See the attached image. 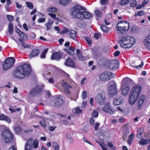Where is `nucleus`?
Listing matches in <instances>:
<instances>
[{"label": "nucleus", "instance_id": "obj_1", "mask_svg": "<svg viewBox=\"0 0 150 150\" xmlns=\"http://www.w3.org/2000/svg\"><path fill=\"white\" fill-rule=\"evenodd\" d=\"M31 70L30 67L28 64L18 67L13 72V75L16 78L22 79L26 76H29L30 74Z\"/></svg>", "mask_w": 150, "mask_h": 150}, {"label": "nucleus", "instance_id": "obj_2", "mask_svg": "<svg viewBox=\"0 0 150 150\" xmlns=\"http://www.w3.org/2000/svg\"><path fill=\"white\" fill-rule=\"evenodd\" d=\"M135 42L136 40L134 38L128 36L123 37L119 42L121 46L125 48L130 47Z\"/></svg>", "mask_w": 150, "mask_h": 150}, {"label": "nucleus", "instance_id": "obj_3", "mask_svg": "<svg viewBox=\"0 0 150 150\" xmlns=\"http://www.w3.org/2000/svg\"><path fill=\"white\" fill-rule=\"evenodd\" d=\"M133 81L131 79L126 77L122 80L121 82V90L122 95L127 96L130 89V85L133 83Z\"/></svg>", "mask_w": 150, "mask_h": 150}, {"label": "nucleus", "instance_id": "obj_4", "mask_svg": "<svg viewBox=\"0 0 150 150\" xmlns=\"http://www.w3.org/2000/svg\"><path fill=\"white\" fill-rule=\"evenodd\" d=\"M129 29V23L126 21H122L119 22L115 28L117 33L124 34L127 32Z\"/></svg>", "mask_w": 150, "mask_h": 150}, {"label": "nucleus", "instance_id": "obj_5", "mask_svg": "<svg viewBox=\"0 0 150 150\" xmlns=\"http://www.w3.org/2000/svg\"><path fill=\"white\" fill-rule=\"evenodd\" d=\"M85 8L79 6H74L72 10V14L74 17L83 19Z\"/></svg>", "mask_w": 150, "mask_h": 150}, {"label": "nucleus", "instance_id": "obj_6", "mask_svg": "<svg viewBox=\"0 0 150 150\" xmlns=\"http://www.w3.org/2000/svg\"><path fill=\"white\" fill-rule=\"evenodd\" d=\"M39 142L35 139L33 140V138H30L27 141L25 147V150H31L32 148L37 149L38 147Z\"/></svg>", "mask_w": 150, "mask_h": 150}, {"label": "nucleus", "instance_id": "obj_7", "mask_svg": "<svg viewBox=\"0 0 150 150\" xmlns=\"http://www.w3.org/2000/svg\"><path fill=\"white\" fill-rule=\"evenodd\" d=\"M1 138L5 142L9 143L13 140L14 136L10 130L5 129L2 132Z\"/></svg>", "mask_w": 150, "mask_h": 150}, {"label": "nucleus", "instance_id": "obj_8", "mask_svg": "<svg viewBox=\"0 0 150 150\" xmlns=\"http://www.w3.org/2000/svg\"><path fill=\"white\" fill-rule=\"evenodd\" d=\"M115 74L110 72L106 71L99 75V78L101 81H108L115 76Z\"/></svg>", "mask_w": 150, "mask_h": 150}, {"label": "nucleus", "instance_id": "obj_9", "mask_svg": "<svg viewBox=\"0 0 150 150\" xmlns=\"http://www.w3.org/2000/svg\"><path fill=\"white\" fill-rule=\"evenodd\" d=\"M15 59L13 57H10L6 59L3 64V69L7 70L11 68L13 64Z\"/></svg>", "mask_w": 150, "mask_h": 150}, {"label": "nucleus", "instance_id": "obj_10", "mask_svg": "<svg viewBox=\"0 0 150 150\" xmlns=\"http://www.w3.org/2000/svg\"><path fill=\"white\" fill-rule=\"evenodd\" d=\"M42 91L41 87L36 86V87L31 89L30 91V94L33 96H36L38 94H41Z\"/></svg>", "mask_w": 150, "mask_h": 150}, {"label": "nucleus", "instance_id": "obj_11", "mask_svg": "<svg viewBox=\"0 0 150 150\" xmlns=\"http://www.w3.org/2000/svg\"><path fill=\"white\" fill-rule=\"evenodd\" d=\"M54 106L56 107H58L62 105L64 102V100L63 97L59 95L54 99Z\"/></svg>", "mask_w": 150, "mask_h": 150}, {"label": "nucleus", "instance_id": "obj_12", "mask_svg": "<svg viewBox=\"0 0 150 150\" xmlns=\"http://www.w3.org/2000/svg\"><path fill=\"white\" fill-rule=\"evenodd\" d=\"M105 99V96L103 93H99L96 97V100L97 102L101 104H103Z\"/></svg>", "mask_w": 150, "mask_h": 150}, {"label": "nucleus", "instance_id": "obj_13", "mask_svg": "<svg viewBox=\"0 0 150 150\" xmlns=\"http://www.w3.org/2000/svg\"><path fill=\"white\" fill-rule=\"evenodd\" d=\"M103 110L106 112L112 114L115 112V110L112 108L109 103L105 104L103 108Z\"/></svg>", "mask_w": 150, "mask_h": 150}, {"label": "nucleus", "instance_id": "obj_14", "mask_svg": "<svg viewBox=\"0 0 150 150\" xmlns=\"http://www.w3.org/2000/svg\"><path fill=\"white\" fill-rule=\"evenodd\" d=\"M145 98V96L144 95H142L140 97L136 104V108L137 110H139L140 109Z\"/></svg>", "mask_w": 150, "mask_h": 150}, {"label": "nucleus", "instance_id": "obj_15", "mask_svg": "<svg viewBox=\"0 0 150 150\" xmlns=\"http://www.w3.org/2000/svg\"><path fill=\"white\" fill-rule=\"evenodd\" d=\"M145 98V96L144 95H142L140 97L136 104V108L137 110H139L140 109Z\"/></svg>", "mask_w": 150, "mask_h": 150}, {"label": "nucleus", "instance_id": "obj_16", "mask_svg": "<svg viewBox=\"0 0 150 150\" xmlns=\"http://www.w3.org/2000/svg\"><path fill=\"white\" fill-rule=\"evenodd\" d=\"M119 67L118 62L114 60L111 61L108 66L109 68L110 69L114 71L118 69Z\"/></svg>", "mask_w": 150, "mask_h": 150}, {"label": "nucleus", "instance_id": "obj_17", "mask_svg": "<svg viewBox=\"0 0 150 150\" xmlns=\"http://www.w3.org/2000/svg\"><path fill=\"white\" fill-rule=\"evenodd\" d=\"M138 96L137 94H134L131 93L129 98V104L131 105H133L136 101Z\"/></svg>", "mask_w": 150, "mask_h": 150}, {"label": "nucleus", "instance_id": "obj_18", "mask_svg": "<svg viewBox=\"0 0 150 150\" xmlns=\"http://www.w3.org/2000/svg\"><path fill=\"white\" fill-rule=\"evenodd\" d=\"M117 85H110L109 86L108 88L109 93L110 95H115L116 94L117 92Z\"/></svg>", "mask_w": 150, "mask_h": 150}, {"label": "nucleus", "instance_id": "obj_19", "mask_svg": "<svg viewBox=\"0 0 150 150\" xmlns=\"http://www.w3.org/2000/svg\"><path fill=\"white\" fill-rule=\"evenodd\" d=\"M142 87L138 85L134 86L132 88L131 93H132L134 94H137L139 96Z\"/></svg>", "mask_w": 150, "mask_h": 150}, {"label": "nucleus", "instance_id": "obj_20", "mask_svg": "<svg viewBox=\"0 0 150 150\" xmlns=\"http://www.w3.org/2000/svg\"><path fill=\"white\" fill-rule=\"evenodd\" d=\"M62 55L63 53L61 52H54L52 55L51 59L58 60L61 59Z\"/></svg>", "mask_w": 150, "mask_h": 150}, {"label": "nucleus", "instance_id": "obj_21", "mask_svg": "<svg viewBox=\"0 0 150 150\" xmlns=\"http://www.w3.org/2000/svg\"><path fill=\"white\" fill-rule=\"evenodd\" d=\"M143 43L144 45L150 50V34L145 38L143 41Z\"/></svg>", "mask_w": 150, "mask_h": 150}, {"label": "nucleus", "instance_id": "obj_22", "mask_svg": "<svg viewBox=\"0 0 150 150\" xmlns=\"http://www.w3.org/2000/svg\"><path fill=\"white\" fill-rule=\"evenodd\" d=\"M123 100V98L121 96H118L114 100L113 104L115 105H119L122 103Z\"/></svg>", "mask_w": 150, "mask_h": 150}, {"label": "nucleus", "instance_id": "obj_23", "mask_svg": "<svg viewBox=\"0 0 150 150\" xmlns=\"http://www.w3.org/2000/svg\"><path fill=\"white\" fill-rule=\"evenodd\" d=\"M76 54L77 57L79 60L81 61H86L87 60V57L83 56L82 52L79 49L76 50Z\"/></svg>", "mask_w": 150, "mask_h": 150}, {"label": "nucleus", "instance_id": "obj_24", "mask_svg": "<svg viewBox=\"0 0 150 150\" xmlns=\"http://www.w3.org/2000/svg\"><path fill=\"white\" fill-rule=\"evenodd\" d=\"M65 64L67 66H70L74 68L76 67L74 66V61L70 57L67 58Z\"/></svg>", "mask_w": 150, "mask_h": 150}, {"label": "nucleus", "instance_id": "obj_25", "mask_svg": "<svg viewBox=\"0 0 150 150\" xmlns=\"http://www.w3.org/2000/svg\"><path fill=\"white\" fill-rule=\"evenodd\" d=\"M0 120L5 121L8 123L11 122V120L10 117L3 114L0 115Z\"/></svg>", "mask_w": 150, "mask_h": 150}, {"label": "nucleus", "instance_id": "obj_26", "mask_svg": "<svg viewBox=\"0 0 150 150\" xmlns=\"http://www.w3.org/2000/svg\"><path fill=\"white\" fill-rule=\"evenodd\" d=\"M40 53L39 50L38 49H34L32 50L31 52L29 54L30 58H32L36 57Z\"/></svg>", "mask_w": 150, "mask_h": 150}, {"label": "nucleus", "instance_id": "obj_27", "mask_svg": "<svg viewBox=\"0 0 150 150\" xmlns=\"http://www.w3.org/2000/svg\"><path fill=\"white\" fill-rule=\"evenodd\" d=\"M64 50L70 55H73L74 53L75 48L73 47L70 46L68 47H65Z\"/></svg>", "mask_w": 150, "mask_h": 150}, {"label": "nucleus", "instance_id": "obj_28", "mask_svg": "<svg viewBox=\"0 0 150 150\" xmlns=\"http://www.w3.org/2000/svg\"><path fill=\"white\" fill-rule=\"evenodd\" d=\"M69 35L71 38L74 40H76L77 39V32L74 30H71L70 31Z\"/></svg>", "mask_w": 150, "mask_h": 150}, {"label": "nucleus", "instance_id": "obj_29", "mask_svg": "<svg viewBox=\"0 0 150 150\" xmlns=\"http://www.w3.org/2000/svg\"><path fill=\"white\" fill-rule=\"evenodd\" d=\"M134 134L131 133L128 137V139L127 141L128 144L130 146L132 143L134 141Z\"/></svg>", "mask_w": 150, "mask_h": 150}, {"label": "nucleus", "instance_id": "obj_30", "mask_svg": "<svg viewBox=\"0 0 150 150\" xmlns=\"http://www.w3.org/2000/svg\"><path fill=\"white\" fill-rule=\"evenodd\" d=\"M150 142V139H144L142 138L140 141L139 142V144L141 145H144L146 144H148Z\"/></svg>", "mask_w": 150, "mask_h": 150}, {"label": "nucleus", "instance_id": "obj_31", "mask_svg": "<svg viewBox=\"0 0 150 150\" xmlns=\"http://www.w3.org/2000/svg\"><path fill=\"white\" fill-rule=\"evenodd\" d=\"M83 19L84 18L89 19L91 18L93 16V15L92 14L87 12L86 9H85V11L84 13H83Z\"/></svg>", "mask_w": 150, "mask_h": 150}, {"label": "nucleus", "instance_id": "obj_32", "mask_svg": "<svg viewBox=\"0 0 150 150\" xmlns=\"http://www.w3.org/2000/svg\"><path fill=\"white\" fill-rule=\"evenodd\" d=\"M8 32L11 35H12L13 33V25L12 23H10L8 25Z\"/></svg>", "mask_w": 150, "mask_h": 150}, {"label": "nucleus", "instance_id": "obj_33", "mask_svg": "<svg viewBox=\"0 0 150 150\" xmlns=\"http://www.w3.org/2000/svg\"><path fill=\"white\" fill-rule=\"evenodd\" d=\"M19 32H18V33L20 35L21 38L24 40H26L27 39V36L22 32L19 29H18Z\"/></svg>", "mask_w": 150, "mask_h": 150}, {"label": "nucleus", "instance_id": "obj_34", "mask_svg": "<svg viewBox=\"0 0 150 150\" xmlns=\"http://www.w3.org/2000/svg\"><path fill=\"white\" fill-rule=\"evenodd\" d=\"M138 133L137 135V138L140 139L142 138V134L144 131V129L142 128L138 129L137 130Z\"/></svg>", "mask_w": 150, "mask_h": 150}, {"label": "nucleus", "instance_id": "obj_35", "mask_svg": "<svg viewBox=\"0 0 150 150\" xmlns=\"http://www.w3.org/2000/svg\"><path fill=\"white\" fill-rule=\"evenodd\" d=\"M70 1L71 0H59L60 4L64 6L68 5Z\"/></svg>", "mask_w": 150, "mask_h": 150}, {"label": "nucleus", "instance_id": "obj_36", "mask_svg": "<svg viewBox=\"0 0 150 150\" xmlns=\"http://www.w3.org/2000/svg\"><path fill=\"white\" fill-rule=\"evenodd\" d=\"M53 21H49L45 24V26L47 28V30H50L51 28V26L53 24Z\"/></svg>", "mask_w": 150, "mask_h": 150}, {"label": "nucleus", "instance_id": "obj_37", "mask_svg": "<svg viewBox=\"0 0 150 150\" xmlns=\"http://www.w3.org/2000/svg\"><path fill=\"white\" fill-rule=\"evenodd\" d=\"M94 13L97 19H98L97 18L100 17L102 16V13L100 11L96 10L95 11Z\"/></svg>", "mask_w": 150, "mask_h": 150}, {"label": "nucleus", "instance_id": "obj_38", "mask_svg": "<svg viewBox=\"0 0 150 150\" xmlns=\"http://www.w3.org/2000/svg\"><path fill=\"white\" fill-rule=\"evenodd\" d=\"M19 40L21 42V46L24 48H28L30 47V46H29L28 45L26 44L23 40L19 38Z\"/></svg>", "mask_w": 150, "mask_h": 150}, {"label": "nucleus", "instance_id": "obj_39", "mask_svg": "<svg viewBox=\"0 0 150 150\" xmlns=\"http://www.w3.org/2000/svg\"><path fill=\"white\" fill-rule=\"evenodd\" d=\"M62 86L65 88H72V87L65 81H63L62 83Z\"/></svg>", "mask_w": 150, "mask_h": 150}, {"label": "nucleus", "instance_id": "obj_40", "mask_svg": "<svg viewBox=\"0 0 150 150\" xmlns=\"http://www.w3.org/2000/svg\"><path fill=\"white\" fill-rule=\"evenodd\" d=\"M52 146L54 148V150H59V149L60 146L56 142L53 143Z\"/></svg>", "mask_w": 150, "mask_h": 150}, {"label": "nucleus", "instance_id": "obj_41", "mask_svg": "<svg viewBox=\"0 0 150 150\" xmlns=\"http://www.w3.org/2000/svg\"><path fill=\"white\" fill-rule=\"evenodd\" d=\"M15 133L17 134H20L22 130L21 127H16L14 128Z\"/></svg>", "mask_w": 150, "mask_h": 150}, {"label": "nucleus", "instance_id": "obj_42", "mask_svg": "<svg viewBox=\"0 0 150 150\" xmlns=\"http://www.w3.org/2000/svg\"><path fill=\"white\" fill-rule=\"evenodd\" d=\"M26 6L29 9H33V8L34 6L33 4L32 3L28 1H27L25 2Z\"/></svg>", "mask_w": 150, "mask_h": 150}, {"label": "nucleus", "instance_id": "obj_43", "mask_svg": "<svg viewBox=\"0 0 150 150\" xmlns=\"http://www.w3.org/2000/svg\"><path fill=\"white\" fill-rule=\"evenodd\" d=\"M139 31L138 28L135 26H133L132 28L131 31L132 33H136Z\"/></svg>", "mask_w": 150, "mask_h": 150}, {"label": "nucleus", "instance_id": "obj_44", "mask_svg": "<svg viewBox=\"0 0 150 150\" xmlns=\"http://www.w3.org/2000/svg\"><path fill=\"white\" fill-rule=\"evenodd\" d=\"M144 14V12L143 11H138L137 13L134 14L135 16H142Z\"/></svg>", "mask_w": 150, "mask_h": 150}, {"label": "nucleus", "instance_id": "obj_45", "mask_svg": "<svg viewBox=\"0 0 150 150\" xmlns=\"http://www.w3.org/2000/svg\"><path fill=\"white\" fill-rule=\"evenodd\" d=\"M48 12L54 13L57 10V8L55 7H50L47 9Z\"/></svg>", "mask_w": 150, "mask_h": 150}, {"label": "nucleus", "instance_id": "obj_46", "mask_svg": "<svg viewBox=\"0 0 150 150\" xmlns=\"http://www.w3.org/2000/svg\"><path fill=\"white\" fill-rule=\"evenodd\" d=\"M137 5V2L135 0H132L130 4V6L132 7H135Z\"/></svg>", "mask_w": 150, "mask_h": 150}, {"label": "nucleus", "instance_id": "obj_47", "mask_svg": "<svg viewBox=\"0 0 150 150\" xmlns=\"http://www.w3.org/2000/svg\"><path fill=\"white\" fill-rule=\"evenodd\" d=\"M45 121V120L44 119L43 120L40 121L39 122L40 124L42 126L44 127V129H45L47 126V125Z\"/></svg>", "mask_w": 150, "mask_h": 150}, {"label": "nucleus", "instance_id": "obj_48", "mask_svg": "<svg viewBox=\"0 0 150 150\" xmlns=\"http://www.w3.org/2000/svg\"><path fill=\"white\" fill-rule=\"evenodd\" d=\"M129 0H121L120 2V4L121 5H125L128 4L129 2Z\"/></svg>", "mask_w": 150, "mask_h": 150}, {"label": "nucleus", "instance_id": "obj_49", "mask_svg": "<svg viewBox=\"0 0 150 150\" xmlns=\"http://www.w3.org/2000/svg\"><path fill=\"white\" fill-rule=\"evenodd\" d=\"M48 49H47L45 50H44L42 54L40 56V57L42 58H44L45 57V54L47 52Z\"/></svg>", "mask_w": 150, "mask_h": 150}, {"label": "nucleus", "instance_id": "obj_50", "mask_svg": "<svg viewBox=\"0 0 150 150\" xmlns=\"http://www.w3.org/2000/svg\"><path fill=\"white\" fill-rule=\"evenodd\" d=\"M73 110H75L74 113L76 114L81 113L82 111V110L79 108H74L73 109Z\"/></svg>", "mask_w": 150, "mask_h": 150}, {"label": "nucleus", "instance_id": "obj_51", "mask_svg": "<svg viewBox=\"0 0 150 150\" xmlns=\"http://www.w3.org/2000/svg\"><path fill=\"white\" fill-rule=\"evenodd\" d=\"M100 28L103 31L107 32L108 30V28L105 25H101Z\"/></svg>", "mask_w": 150, "mask_h": 150}, {"label": "nucleus", "instance_id": "obj_52", "mask_svg": "<svg viewBox=\"0 0 150 150\" xmlns=\"http://www.w3.org/2000/svg\"><path fill=\"white\" fill-rule=\"evenodd\" d=\"M92 116L93 117H97L98 116V112L96 110H94L92 113Z\"/></svg>", "mask_w": 150, "mask_h": 150}, {"label": "nucleus", "instance_id": "obj_53", "mask_svg": "<svg viewBox=\"0 0 150 150\" xmlns=\"http://www.w3.org/2000/svg\"><path fill=\"white\" fill-rule=\"evenodd\" d=\"M101 34L100 33H97L94 34V38L96 39H98L100 38Z\"/></svg>", "mask_w": 150, "mask_h": 150}, {"label": "nucleus", "instance_id": "obj_54", "mask_svg": "<svg viewBox=\"0 0 150 150\" xmlns=\"http://www.w3.org/2000/svg\"><path fill=\"white\" fill-rule=\"evenodd\" d=\"M6 17L8 20L10 21H12L13 20V17L12 16L7 15Z\"/></svg>", "mask_w": 150, "mask_h": 150}, {"label": "nucleus", "instance_id": "obj_55", "mask_svg": "<svg viewBox=\"0 0 150 150\" xmlns=\"http://www.w3.org/2000/svg\"><path fill=\"white\" fill-rule=\"evenodd\" d=\"M45 67L47 69V70L48 71H52L53 69V67L49 65L45 66Z\"/></svg>", "mask_w": 150, "mask_h": 150}, {"label": "nucleus", "instance_id": "obj_56", "mask_svg": "<svg viewBox=\"0 0 150 150\" xmlns=\"http://www.w3.org/2000/svg\"><path fill=\"white\" fill-rule=\"evenodd\" d=\"M85 40L87 42L88 44L89 45H91L92 43L91 40L90 38L86 37L85 38Z\"/></svg>", "mask_w": 150, "mask_h": 150}, {"label": "nucleus", "instance_id": "obj_57", "mask_svg": "<svg viewBox=\"0 0 150 150\" xmlns=\"http://www.w3.org/2000/svg\"><path fill=\"white\" fill-rule=\"evenodd\" d=\"M100 2L101 5H103L107 4L108 3V0H100Z\"/></svg>", "mask_w": 150, "mask_h": 150}, {"label": "nucleus", "instance_id": "obj_58", "mask_svg": "<svg viewBox=\"0 0 150 150\" xmlns=\"http://www.w3.org/2000/svg\"><path fill=\"white\" fill-rule=\"evenodd\" d=\"M143 64V62H142L141 64L140 65L137 66H134L133 67L137 69H140L142 67Z\"/></svg>", "mask_w": 150, "mask_h": 150}, {"label": "nucleus", "instance_id": "obj_59", "mask_svg": "<svg viewBox=\"0 0 150 150\" xmlns=\"http://www.w3.org/2000/svg\"><path fill=\"white\" fill-rule=\"evenodd\" d=\"M81 96L83 99H84L87 97V93L85 91L82 92L81 95Z\"/></svg>", "mask_w": 150, "mask_h": 150}, {"label": "nucleus", "instance_id": "obj_60", "mask_svg": "<svg viewBox=\"0 0 150 150\" xmlns=\"http://www.w3.org/2000/svg\"><path fill=\"white\" fill-rule=\"evenodd\" d=\"M70 88H64V92L68 95H70L71 92L69 90Z\"/></svg>", "mask_w": 150, "mask_h": 150}, {"label": "nucleus", "instance_id": "obj_61", "mask_svg": "<svg viewBox=\"0 0 150 150\" xmlns=\"http://www.w3.org/2000/svg\"><path fill=\"white\" fill-rule=\"evenodd\" d=\"M48 15L49 16H51V17L53 18V19H56V18H57V17H56V14H54V13H49L48 14Z\"/></svg>", "mask_w": 150, "mask_h": 150}, {"label": "nucleus", "instance_id": "obj_62", "mask_svg": "<svg viewBox=\"0 0 150 150\" xmlns=\"http://www.w3.org/2000/svg\"><path fill=\"white\" fill-rule=\"evenodd\" d=\"M45 21V19L44 18H40L38 20V22L39 23L44 22Z\"/></svg>", "mask_w": 150, "mask_h": 150}, {"label": "nucleus", "instance_id": "obj_63", "mask_svg": "<svg viewBox=\"0 0 150 150\" xmlns=\"http://www.w3.org/2000/svg\"><path fill=\"white\" fill-rule=\"evenodd\" d=\"M15 4L16 5V7L18 8H21L22 7V4H19L18 2H16Z\"/></svg>", "mask_w": 150, "mask_h": 150}, {"label": "nucleus", "instance_id": "obj_64", "mask_svg": "<svg viewBox=\"0 0 150 150\" xmlns=\"http://www.w3.org/2000/svg\"><path fill=\"white\" fill-rule=\"evenodd\" d=\"M99 125H100V124L98 122H97L96 123V124L95 125V129L96 131H97L98 129Z\"/></svg>", "mask_w": 150, "mask_h": 150}]
</instances>
